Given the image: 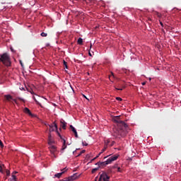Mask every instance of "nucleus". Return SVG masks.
<instances>
[{"label": "nucleus", "mask_w": 181, "mask_h": 181, "mask_svg": "<svg viewBox=\"0 0 181 181\" xmlns=\"http://www.w3.org/2000/svg\"><path fill=\"white\" fill-rule=\"evenodd\" d=\"M89 55L91 57V54H90V53L89 52Z\"/></svg>", "instance_id": "nucleus-51"}, {"label": "nucleus", "mask_w": 181, "mask_h": 181, "mask_svg": "<svg viewBox=\"0 0 181 181\" xmlns=\"http://www.w3.org/2000/svg\"><path fill=\"white\" fill-rule=\"evenodd\" d=\"M160 24L162 26L163 25V23H162V22H160Z\"/></svg>", "instance_id": "nucleus-42"}, {"label": "nucleus", "mask_w": 181, "mask_h": 181, "mask_svg": "<svg viewBox=\"0 0 181 181\" xmlns=\"http://www.w3.org/2000/svg\"><path fill=\"white\" fill-rule=\"evenodd\" d=\"M81 155H82V153H80L77 156V157H80Z\"/></svg>", "instance_id": "nucleus-40"}, {"label": "nucleus", "mask_w": 181, "mask_h": 181, "mask_svg": "<svg viewBox=\"0 0 181 181\" xmlns=\"http://www.w3.org/2000/svg\"><path fill=\"white\" fill-rule=\"evenodd\" d=\"M6 175H10V171H9V170H6Z\"/></svg>", "instance_id": "nucleus-33"}, {"label": "nucleus", "mask_w": 181, "mask_h": 181, "mask_svg": "<svg viewBox=\"0 0 181 181\" xmlns=\"http://www.w3.org/2000/svg\"><path fill=\"white\" fill-rule=\"evenodd\" d=\"M115 89H116L117 90H122V88H115Z\"/></svg>", "instance_id": "nucleus-35"}, {"label": "nucleus", "mask_w": 181, "mask_h": 181, "mask_svg": "<svg viewBox=\"0 0 181 181\" xmlns=\"http://www.w3.org/2000/svg\"><path fill=\"white\" fill-rule=\"evenodd\" d=\"M97 178H98V177H95V181H97Z\"/></svg>", "instance_id": "nucleus-50"}, {"label": "nucleus", "mask_w": 181, "mask_h": 181, "mask_svg": "<svg viewBox=\"0 0 181 181\" xmlns=\"http://www.w3.org/2000/svg\"><path fill=\"white\" fill-rule=\"evenodd\" d=\"M4 98L9 103H11V100H13V97L11 95H5Z\"/></svg>", "instance_id": "nucleus-12"}, {"label": "nucleus", "mask_w": 181, "mask_h": 181, "mask_svg": "<svg viewBox=\"0 0 181 181\" xmlns=\"http://www.w3.org/2000/svg\"><path fill=\"white\" fill-rule=\"evenodd\" d=\"M49 149L51 153H52L53 155H54V153L57 152V147L54 145L49 146Z\"/></svg>", "instance_id": "nucleus-8"}, {"label": "nucleus", "mask_w": 181, "mask_h": 181, "mask_svg": "<svg viewBox=\"0 0 181 181\" xmlns=\"http://www.w3.org/2000/svg\"><path fill=\"white\" fill-rule=\"evenodd\" d=\"M0 62L7 67L11 66V58L8 53H4L1 55Z\"/></svg>", "instance_id": "nucleus-3"}, {"label": "nucleus", "mask_w": 181, "mask_h": 181, "mask_svg": "<svg viewBox=\"0 0 181 181\" xmlns=\"http://www.w3.org/2000/svg\"><path fill=\"white\" fill-rule=\"evenodd\" d=\"M112 173V170H108V173Z\"/></svg>", "instance_id": "nucleus-39"}, {"label": "nucleus", "mask_w": 181, "mask_h": 181, "mask_svg": "<svg viewBox=\"0 0 181 181\" xmlns=\"http://www.w3.org/2000/svg\"><path fill=\"white\" fill-rule=\"evenodd\" d=\"M146 85V82L142 83V86H145Z\"/></svg>", "instance_id": "nucleus-41"}, {"label": "nucleus", "mask_w": 181, "mask_h": 181, "mask_svg": "<svg viewBox=\"0 0 181 181\" xmlns=\"http://www.w3.org/2000/svg\"><path fill=\"white\" fill-rule=\"evenodd\" d=\"M57 130V124L54 122L53 124H49V132H54Z\"/></svg>", "instance_id": "nucleus-6"}, {"label": "nucleus", "mask_w": 181, "mask_h": 181, "mask_svg": "<svg viewBox=\"0 0 181 181\" xmlns=\"http://www.w3.org/2000/svg\"><path fill=\"white\" fill-rule=\"evenodd\" d=\"M117 159H118V156H112L108 158L105 161H103V162L99 161L96 163L95 165H98L99 168L105 167L107 165L112 164V162L117 160Z\"/></svg>", "instance_id": "nucleus-2"}, {"label": "nucleus", "mask_w": 181, "mask_h": 181, "mask_svg": "<svg viewBox=\"0 0 181 181\" xmlns=\"http://www.w3.org/2000/svg\"><path fill=\"white\" fill-rule=\"evenodd\" d=\"M49 45H47V46H49Z\"/></svg>", "instance_id": "nucleus-52"}, {"label": "nucleus", "mask_w": 181, "mask_h": 181, "mask_svg": "<svg viewBox=\"0 0 181 181\" xmlns=\"http://www.w3.org/2000/svg\"><path fill=\"white\" fill-rule=\"evenodd\" d=\"M21 90H24V88H21Z\"/></svg>", "instance_id": "nucleus-46"}, {"label": "nucleus", "mask_w": 181, "mask_h": 181, "mask_svg": "<svg viewBox=\"0 0 181 181\" xmlns=\"http://www.w3.org/2000/svg\"><path fill=\"white\" fill-rule=\"evenodd\" d=\"M108 156L104 157V159H106Z\"/></svg>", "instance_id": "nucleus-45"}, {"label": "nucleus", "mask_w": 181, "mask_h": 181, "mask_svg": "<svg viewBox=\"0 0 181 181\" xmlns=\"http://www.w3.org/2000/svg\"><path fill=\"white\" fill-rule=\"evenodd\" d=\"M12 180H13V181H17L16 176L14 175V173H12Z\"/></svg>", "instance_id": "nucleus-18"}, {"label": "nucleus", "mask_w": 181, "mask_h": 181, "mask_svg": "<svg viewBox=\"0 0 181 181\" xmlns=\"http://www.w3.org/2000/svg\"><path fill=\"white\" fill-rule=\"evenodd\" d=\"M117 172H119V173H122V172L121 167H117Z\"/></svg>", "instance_id": "nucleus-27"}, {"label": "nucleus", "mask_w": 181, "mask_h": 181, "mask_svg": "<svg viewBox=\"0 0 181 181\" xmlns=\"http://www.w3.org/2000/svg\"><path fill=\"white\" fill-rule=\"evenodd\" d=\"M83 97H84L85 98H87V97H86V95H83Z\"/></svg>", "instance_id": "nucleus-44"}, {"label": "nucleus", "mask_w": 181, "mask_h": 181, "mask_svg": "<svg viewBox=\"0 0 181 181\" xmlns=\"http://www.w3.org/2000/svg\"><path fill=\"white\" fill-rule=\"evenodd\" d=\"M62 171H63V172L60 173L55 174L54 177L60 178L61 176L67 171V170H66V168H64V170H62Z\"/></svg>", "instance_id": "nucleus-11"}, {"label": "nucleus", "mask_w": 181, "mask_h": 181, "mask_svg": "<svg viewBox=\"0 0 181 181\" xmlns=\"http://www.w3.org/2000/svg\"><path fill=\"white\" fill-rule=\"evenodd\" d=\"M48 34L47 33H41L40 36L41 37H47Z\"/></svg>", "instance_id": "nucleus-17"}, {"label": "nucleus", "mask_w": 181, "mask_h": 181, "mask_svg": "<svg viewBox=\"0 0 181 181\" xmlns=\"http://www.w3.org/2000/svg\"><path fill=\"white\" fill-rule=\"evenodd\" d=\"M80 175L78 173L74 174L72 176L65 178L64 180H62L60 181H74L76 180Z\"/></svg>", "instance_id": "nucleus-5"}, {"label": "nucleus", "mask_w": 181, "mask_h": 181, "mask_svg": "<svg viewBox=\"0 0 181 181\" xmlns=\"http://www.w3.org/2000/svg\"><path fill=\"white\" fill-rule=\"evenodd\" d=\"M0 145H1V148H4V144L1 141H0Z\"/></svg>", "instance_id": "nucleus-29"}, {"label": "nucleus", "mask_w": 181, "mask_h": 181, "mask_svg": "<svg viewBox=\"0 0 181 181\" xmlns=\"http://www.w3.org/2000/svg\"><path fill=\"white\" fill-rule=\"evenodd\" d=\"M100 156V155L98 154L96 157H95L94 158H93L91 161L95 160L97 158H99Z\"/></svg>", "instance_id": "nucleus-25"}, {"label": "nucleus", "mask_w": 181, "mask_h": 181, "mask_svg": "<svg viewBox=\"0 0 181 181\" xmlns=\"http://www.w3.org/2000/svg\"><path fill=\"white\" fill-rule=\"evenodd\" d=\"M117 168V165H114V166L112 167V168Z\"/></svg>", "instance_id": "nucleus-38"}, {"label": "nucleus", "mask_w": 181, "mask_h": 181, "mask_svg": "<svg viewBox=\"0 0 181 181\" xmlns=\"http://www.w3.org/2000/svg\"><path fill=\"white\" fill-rule=\"evenodd\" d=\"M115 143V142L113 141L112 144V145H113Z\"/></svg>", "instance_id": "nucleus-48"}, {"label": "nucleus", "mask_w": 181, "mask_h": 181, "mask_svg": "<svg viewBox=\"0 0 181 181\" xmlns=\"http://www.w3.org/2000/svg\"><path fill=\"white\" fill-rule=\"evenodd\" d=\"M34 100H35V103H37V105H40V102H37V100H36L35 98H34Z\"/></svg>", "instance_id": "nucleus-30"}, {"label": "nucleus", "mask_w": 181, "mask_h": 181, "mask_svg": "<svg viewBox=\"0 0 181 181\" xmlns=\"http://www.w3.org/2000/svg\"><path fill=\"white\" fill-rule=\"evenodd\" d=\"M116 100H117V101H122V99L121 98V97H116Z\"/></svg>", "instance_id": "nucleus-26"}, {"label": "nucleus", "mask_w": 181, "mask_h": 181, "mask_svg": "<svg viewBox=\"0 0 181 181\" xmlns=\"http://www.w3.org/2000/svg\"><path fill=\"white\" fill-rule=\"evenodd\" d=\"M58 134H59V136H60V138L62 139V136H61V134H59V133H58Z\"/></svg>", "instance_id": "nucleus-43"}, {"label": "nucleus", "mask_w": 181, "mask_h": 181, "mask_svg": "<svg viewBox=\"0 0 181 181\" xmlns=\"http://www.w3.org/2000/svg\"><path fill=\"white\" fill-rule=\"evenodd\" d=\"M12 100H13L16 104H18V102H17L16 99H13Z\"/></svg>", "instance_id": "nucleus-32"}, {"label": "nucleus", "mask_w": 181, "mask_h": 181, "mask_svg": "<svg viewBox=\"0 0 181 181\" xmlns=\"http://www.w3.org/2000/svg\"><path fill=\"white\" fill-rule=\"evenodd\" d=\"M85 152H86V150H83V151H81V153L83 154V153H84Z\"/></svg>", "instance_id": "nucleus-37"}, {"label": "nucleus", "mask_w": 181, "mask_h": 181, "mask_svg": "<svg viewBox=\"0 0 181 181\" xmlns=\"http://www.w3.org/2000/svg\"><path fill=\"white\" fill-rule=\"evenodd\" d=\"M76 151H74L73 153H76Z\"/></svg>", "instance_id": "nucleus-49"}, {"label": "nucleus", "mask_w": 181, "mask_h": 181, "mask_svg": "<svg viewBox=\"0 0 181 181\" xmlns=\"http://www.w3.org/2000/svg\"><path fill=\"white\" fill-rule=\"evenodd\" d=\"M20 64H21V66L23 67V64L22 63V60H20Z\"/></svg>", "instance_id": "nucleus-34"}, {"label": "nucleus", "mask_w": 181, "mask_h": 181, "mask_svg": "<svg viewBox=\"0 0 181 181\" xmlns=\"http://www.w3.org/2000/svg\"><path fill=\"white\" fill-rule=\"evenodd\" d=\"M64 65L66 69H68L67 62L65 60H64Z\"/></svg>", "instance_id": "nucleus-22"}, {"label": "nucleus", "mask_w": 181, "mask_h": 181, "mask_svg": "<svg viewBox=\"0 0 181 181\" xmlns=\"http://www.w3.org/2000/svg\"><path fill=\"white\" fill-rule=\"evenodd\" d=\"M110 177L107 175L106 173H103L100 175L98 181H110Z\"/></svg>", "instance_id": "nucleus-4"}, {"label": "nucleus", "mask_w": 181, "mask_h": 181, "mask_svg": "<svg viewBox=\"0 0 181 181\" xmlns=\"http://www.w3.org/2000/svg\"><path fill=\"white\" fill-rule=\"evenodd\" d=\"M53 144H54V141H52V139H49V140H48V144L50 146L53 145Z\"/></svg>", "instance_id": "nucleus-16"}, {"label": "nucleus", "mask_w": 181, "mask_h": 181, "mask_svg": "<svg viewBox=\"0 0 181 181\" xmlns=\"http://www.w3.org/2000/svg\"><path fill=\"white\" fill-rule=\"evenodd\" d=\"M69 128H71V132L74 134L75 137L78 138V135L76 128L73 125H70Z\"/></svg>", "instance_id": "nucleus-7"}, {"label": "nucleus", "mask_w": 181, "mask_h": 181, "mask_svg": "<svg viewBox=\"0 0 181 181\" xmlns=\"http://www.w3.org/2000/svg\"><path fill=\"white\" fill-rule=\"evenodd\" d=\"M77 43H78V45H82L83 43V40L82 38H78V40H77Z\"/></svg>", "instance_id": "nucleus-15"}, {"label": "nucleus", "mask_w": 181, "mask_h": 181, "mask_svg": "<svg viewBox=\"0 0 181 181\" xmlns=\"http://www.w3.org/2000/svg\"><path fill=\"white\" fill-rule=\"evenodd\" d=\"M109 143H110L109 141H107L106 142H105V145H104L103 149H102V152H100L99 153V156H101L102 153H103V152H105L106 149L107 148V146H108Z\"/></svg>", "instance_id": "nucleus-9"}, {"label": "nucleus", "mask_w": 181, "mask_h": 181, "mask_svg": "<svg viewBox=\"0 0 181 181\" xmlns=\"http://www.w3.org/2000/svg\"><path fill=\"white\" fill-rule=\"evenodd\" d=\"M17 99H18L19 100L23 101V102L24 101L22 98H19V97H18V98H17Z\"/></svg>", "instance_id": "nucleus-31"}, {"label": "nucleus", "mask_w": 181, "mask_h": 181, "mask_svg": "<svg viewBox=\"0 0 181 181\" xmlns=\"http://www.w3.org/2000/svg\"><path fill=\"white\" fill-rule=\"evenodd\" d=\"M112 77L115 78V75H114V73H112V72H111V75L109 76V79H110V81H112V79H111Z\"/></svg>", "instance_id": "nucleus-19"}, {"label": "nucleus", "mask_w": 181, "mask_h": 181, "mask_svg": "<svg viewBox=\"0 0 181 181\" xmlns=\"http://www.w3.org/2000/svg\"><path fill=\"white\" fill-rule=\"evenodd\" d=\"M82 144H83V146H88V144L86 141H82Z\"/></svg>", "instance_id": "nucleus-28"}, {"label": "nucleus", "mask_w": 181, "mask_h": 181, "mask_svg": "<svg viewBox=\"0 0 181 181\" xmlns=\"http://www.w3.org/2000/svg\"><path fill=\"white\" fill-rule=\"evenodd\" d=\"M23 112L26 114H28L29 115L32 116L33 114L32 112H30V110L28 108V107H25L23 110Z\"/></svg>", "instance_id": "nucleus-13"}, {"label": "nucleus", "mask_w": 181, "mask_h": 181, "mask_svg": "<svg viewBox=\"0 0 181 181\" xmlns=\"http://www.w3.org/2000/svg\"><path fill=\"white\" fill-rule=\"evenodd\" d=\"M4 167V165H1L0 164V172L3 173V168Z\"/></svg>", "instance_id": "nucleus-20"}, {"label": "nucleus", "mask_w": 181, "mask_h": 181, "mask_svg": "<svg viewBox=\"0 0 181 181\" xmlns=\"http://www.w3.org/2000/svg\"><path fill=\"white\" fill-rule=\"evenodd\" d=\"M100 156V155L98 154L96 157H95L94 158H93L91 161L95 160L97 158H99Z\"/></svg>", "instance_id": "nucleus-23"}, {"label": "nucleus", "mask_w": 181, "mask_h": 181, "mask_svg": "<svg viewBox=\"0 0 181 181\" xmlns=\"http://www.w3.org/2000/svg\"><path fill=\"white\" fill-rule=\"evenodd\" d=\"M100 156V155L98 154L96 157H95L94 158H93L91 161L95 160L97 158H99Z\"/></svg>", "instance_id": "nucleus-24"}, {"label": "nucleus", "mask_w": 181, "mask_h": 181, "mask_svg": "<svg viewBox=\"0 0 181 181\" xmlns=\"http://www.w3.org/2000/svg\"><path fill=\"white\" fill-rule=\"evenodd\" d=\"M115 143V142L113 141L112 144V145H113Z\"/></svg>", "instance_id": "nucleus-47"}, {"label": "nucleus", "mask_w": 181, "mask_h": 181, "mask_svg": "<svg viewBox=\"0 0 181 181\" xmlns=\"http://www.w3.org/2000/svg\"><path fill=\"white\" fill-rule=\"evenodd\" d=\"M113 121L117 124V127L113 128L112 136L115 137H124L129 130L128 125L121 120V116L114 117Z\"/></svg>", "instance_id": "nucleus-1"}, {"label": "nucleus", "mask_w": 181, "mask_h": 181, "mask_svg": "<svg viewBox=\"0 0 181 181\" xmlns=\"http://www.w3.org/2000/svg\"><path fill=\"white\" fill-rule=\"evenodd\" d=\"M66 125H67V123L63 119H61V124H60V127L64 129L65 130L66 129Z\"/></svg>", "instance_id": "nucleus-10"}, {"label": "nucleus", "mask_w": 181, "mask_h": 181, "mask_svg": "<svg viewBox=\"0 0 181 181\" xmlns=\"http://www.w3.org/2000/svg\"><path fill=\"white\" fill-rule=\"evenodd\" d=\"M63 141H64L63 146H62V148L61 149L62 153H63L64 150L66 149L67 147V146L66 145V141L64 139Z\"/></svg>", "instance_id": "nucleus-14"}, {"label": "nucleus", "mask_w": 181, "mask_h": 181, "mask_svg": "<svg viewBox=\"0 0 181 181\" xmlns=\"http://www.w3.org/2000/svg\"><path fill=\"white\" fill-rule=\"evenodd\" d=\"M49 139H52L51 134H49V136H48V140H49Z\"/></svg>", "instance_id": "nucleus-36"}, {"label": "nucleus", "mask_w": 181, "mask_h": 181, "mask_svg": "<svg viewBox=\"0 0 181 181\" xmlns=\"http://www.w3.org/2000/svg\"><path fill=\"white\" fill-rule=\"evenodd\" d=\"M97 170H98V168H93L92 173L94 174Z\"/></svg>", "instance_id": "nucleus-21"}]
</instances>
